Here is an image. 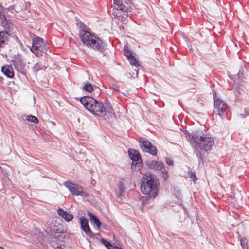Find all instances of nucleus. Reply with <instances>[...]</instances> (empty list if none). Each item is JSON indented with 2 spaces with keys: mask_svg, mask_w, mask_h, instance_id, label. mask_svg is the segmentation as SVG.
Returning a JSON list of instances; mask_svg holds the SVG:
<instances>
[{
  "mask_svg": "<svg viewBox=\"0 0 249 249\" xmlns=\"http://www.w3.org/2000/svg\"><path fill=\"white\" fill-rule=\"evenodd\" d=\"M146 165L150 169H152L156 170H160L162 169L163 164L159 161H148L146 162Z\"/></svg>",
  "mask_w": 249,
  "mask_h": 249,
  "instance_id": "obj_12",
  "label": "nucleus"
},
{
  "mask_svg": "<svg viewBox=\"0 0 249 249\" xmlns=\"http://www.w3.org/2000/svg\"><path fill=\"white\" fill-rule=\"evenodd\" d=\"M8 37V34L7 32H0V45L2 44V43H5V41L7 40Z\"/></svg>",
  "mask_w": 249,
  "mask_h": 249,
  "instance_id": "obj_20",
  "label": "nucleus"
},
{
  "mask_svg": "<svg viewBox=\"0 0 249 249\" xmlns=\"http://www.w3.org/2000/svg\"><path fill=\"white\" fill-rule=\"evenodd\" d=\"M80 101L88 110L95 115H105L107 112L110 113L112 111L109 105L104 106L102 103L98 102L90 96H84Z\"/></svg>",
  "mask_w": 249,
  "mask_h": 249,
  "instance_id": "obj_2",
  "label": "nucleus"
},
{
  "mask_svg": "<svg viewBox=\"0 0 249 249\" xmlns=\"http://www.w3.org/2000/svg\"><path fill=\"white\" fill-rule=\"evenodd\" d=\"M30 50L36 56H42V53L45 50L43 39L39 37L34 38L33 39L32 46Z\"/></svg>",
  "mask_w": 249,
  "mask_h": 249,
  "instance_id": "obj_5",
  "label": "nucleus"
},
{
  "mask_svg": "<svg viewBox=\"0 0 249 249\" xmlns=\"http://www.w3.org/2000/svg\"><path fill=\"white\" fill-rule=\"evenodd\" d=\"M128 60L131 65H134V66H139V61L134 56L129 58Z\"/></svg>",
  "mask_w": 249,
  "mask_h": 249,
  "instance_id": "obj_24",
  "label": "nucleus"
},
{
  "mask_svg": "<svg viewBox=\"0 0 249 249\" xmlns=\"http://www.w3.org/2000/svg\"><path fill=\"white\" fill-rule=\"evenodd\" d=\"M83 89L86 92L91 93L93 90V88L89 82H87L85 83L83 87Z\"/></svg>",
  "mask_w": 249,
  "mask_h": 249,
  "instance_id": "obj_19",
  "label": "nucleus"
},
{
  "mask_svg": "<svg viewBox=\"0 0 249 249\" xmlns=\"http://www.w3.org/2000/svg\"><path fill=\"white\" fill-rule=\"evenodd\" d=\"M15 11L17 12H18L19 11V9H18V8H17V9L16 10H15Z\"/></svg>",
  "mask_w": 249,
  "mask_h": 249,
  "instance_id": "obj_35",
  "label": "nucleus"
},
{
  "mask_svg": "<svg viewBox=\"0 0 249 249\" xmlns=\"http://www.w3.org/2000/svg\"><path fill=\"white\" fill-rule=\"evenodd\" d=\"M165 161L166 163L169 165H172L173 164V160L170 158L166 157L165 158Z\"/></svg>",
  "mask_w": 249,
  "mask_h": 249,
  "instance_id": "obj_30",
  "label": "nucleus"
},
{
  "mask_svg": "<svg viewBox=\"0 0 249 249\" xmlns=\"http://www.w3.org/2000/svg\"><path fill=\"white\" fill-rule=\"evenodd\" d=\"M58 214L64 219L66 221L69 222L72 220L73 216L69 213L67 211L63 210L61 208H59L57 210Z\"/></svg>",
  "mask_w": 249,
  "mask_h": 249,
  "instance_id": "obj_11",
  "label": "nucleus"
},
{
  "mask_svg": "<svg viewBox=\"0 0 249 249\" xmlns=\"http://www.w3.org/2000/svg\"><path fill=\"white\" fill-rule=\"evenodd\" d=\"M14 67L16 70L20 72L21 73L24 72V65H23L19 61H16L14 63Z\"/></svg>",
  "mask_w": 249,
  "mask_h": 249,
  "instance_id": "obj_18",
  "label": "nucleus"
},
{
  "mask_svg": "<svg viewBox=\"0 0 249 249\" xmlns=\"http://www.w3.org/2000/svg\"><path fill=\"white\" fill-rule=\"evenodd\" d=\"M0 249H4V248L3 247H2L1 246H0Z\"/></svg>",
  "mask_w": 249,
  "mask_h": 249,
  "instance_id": "obj_37",
  "label": "nucleus"
},
{
  "mask_svg": "<svg viewBox=\"0 0 249 249\" xmlns=\"http://www.w3.org/2000/svg\"><path fill=\"white\" fill-rule=\"evenodd\" d=\"M112 88V89L115 91H117L119 92H121L122 93H124L123 86H122L120 85H113Z\"/></svg>",
  "mask_w": 249,
  "mask_h": 249,
  "instance_id": "obj_25",
  "label": "nucleus"
},
{
  "mask_svg": "<svg viewBox=\"0 0 249 249\" xmlns=\"http://www.w3.org/2000/svg\"><path fill=\"white\" fill-rule=\"evenodd\" d=\"M79 35L83 43L87 46L100 52L104 50L105 43L97 36L84 29L81 30Z\"/></svg>",
  "mask_w": 249,
  "mask_h": 249,
  "instance_id": "obj_4",
  "label": "nucleus"
},
{
  "mask_svg": "<svg viewBox=\"0 0 249 249\" xmlns=\"http://www.w3.org/2000/svg\"><path fill=\"white\" fill-rule=\"evenodd\" d=\"M190 177L194 181L196 179V176L195 174L193 172H191L189 174Z\"/></svg>",
  "mask_w": 249,
  "mask_h": 249,
  "instance_id": "obj_32",
  "label": "nucleus"
},
{
  "mask_svg": "<svg viewBox=\"0 0 249 249\" xmlns=\"http://www.w3.org/2000/svg\"><path fill=\"white\" fill-rule=\"evenodd\" d=\"M128 154L133 162L138 161L142 160L140 155L138 151L135 149H129Z\"/></svg>",
  "mask_w": 249,
  "mask_h": 249,
  "instance_id": "obj_14",
  "label": "nucleus"
},
{
  "mask_svg": "<svg viewBox=\"0 0 249 249\" xmlns=\"http://www.w3.org/2000/svg\"><path fill=\"white\" fill-rule=\"evenodd\" d=\"M64 185L68 188L70 191L74 195H80L83 193V188L75 184L68 181L64 183Z\"/></svg>",
  "mask_w": 249,
  "mask_h": 249,
  "instance_id": "obj_8",
  "label": "nucleus"
},
{
  "mask_svg": "<svg viewBox=\"0 0 249 249\" xmlns=\"http://www.w3.org/2000/svg\"><path fill=\"white\" fill-rule=\"evenodd\" d=\"M80 225L82 229L85 234L89 237H93L94 234H93L88 224V220L84 217L80 218Z\"/></svg>",
  "mask_w": 249,
  "mask_h": 249,
  "instance_id": "obj_10",
  "label": "nucleus"
},
{
  "mask_svg": "<svg viewBox=\"0 0 249 249\" xmlns=\"http://www.w3.org/2000/svg\"><path fill=\"white\" fill-rule=\"evenodd\" d=\"M15 6H11L8 8V10L11 12L13 13V10L14 9Z\"/></svg>",
  "mask_w": 249,
  "mask_h": 249,
  "instance_id": "obj_33",
  "label": "nucleus"
},
{
  "mask_svg": "<svg viewBox=\"0 0 249 249\" xmlns=\"http://www.w3.org/2000/svg\"><path fill=\"white\" fill-rule=\"evenodd\" d=\"M119 187L120 191V194H122L124 191V186L122 183H120Z\"/></svg>",
  "mask_w": 249,
  "mask_h": 249,
  "instance_id": "obj_31",
  "label": "nucleus"
},
{
  "mask_svg": "<svg viewBox=\"0 0 249 249\" xmlns=\"http://www.w3.org/2000/svg\"><path fill=\"white\" fill-rule=\"evenodd\" d=\"M215 112H217L221 117H225L227 115L228 105L223 101L216 99L214 102Z\"/></svg>",
  "mask_w": 249,
  "mask_h": 249,
  "instance_id": "obj_6",
  "label": "nucleus"
},
{
  "mask_svg": "<svg viewBox=\"0 0 249 249\" xmlns=\"http://www.w3.org/2000/svg\"><path fill=\"white\" fill-rule=\"evenodd\" d=\"M102 242L108 249H114V247L113 245L105 239H102Z\"/></svg>",
  "mask_w": 249,
  "mask_h": 249,
  "instance_id": "obj_23",
  "label": "nucleus"
},
{
  "mask_svg": "<svg viewBox=\"0 0 249 249\" xmlns=\"http://www.w3.org/2000/svg\"><path fill=\"white\" fill-rule=\"evenodd\" d=\"M122 0H113L114 7L117 10L124 13L127 12V7L123 4Z\"/></svg>",
  "mask_w": 249,
  "mask_h": 249,
  "instance_id": "obj_13",
  "label": "nucleus"
},
{
  "mask_svg": "<svg viewBox=\"0 0 249 249\" xmlns=\"http://www.w3.org/2000/svg\"><path fill=\"white\" fill-rule=\"evenodd\" d=\"M140 146L143 151L149 153L152 155H156L157 150L148 140L142 139L140 142Z\"/></svg>",
  "mask_w": 249,
  "mask_h": 249,
  "instance_id": "obj_7",
  "label": "nucleus"
},
{
  "mask_svg": "<svg viewBox=\"0 0 249 249\" xmlns=\"http://www.w3.org/2000/svg\"><path fill=\"white\" fill-rule=\"evenodd\" d=\"M27 120L31 122L35 123H37L38 122L37 118L33 115H28L27 116Z\"/></svg>",
  "mask_w": 249,
  "mask_h": 249,
  "instance_id": "obj_27",
  "label": "nucleus"
},
{
  "mask_svg": "<svg viewBox=\"0 0 249 249\" xmlns=\"http://www.w3.org/2000/svg\"><path fill=\"white\" fill-rule=\"evenodd\" d=\"M124 55L128 59H129V58H130L133 56L131 52L126 48L124 49Z\"/></svg>",
  "mask_w": 249,
  "mask_h": 249,
  "instance_id": "obj_28",
  "label": "nucleus"
},
{
  "mask_svg": "<svg viewBox=\"0 0 249 249\" xmlns=\"http://www.w3.org/2000/svg\"><path fill=\"white\" fill-rule=\"evenodd\" d=\"M118 249H123L122 248H118Z\"/></svg>",
  "mask_w": 249,
  "mask_h": 249,
  "instance_id": "obj_38",
  "label": "nucleus"
},
{
  "mask_svg": "<svg viewBox=\"0 0 249 249\" xmlns=\"http://www.w3.org/2000/svg\"><path fill=\"white\" fill-rule=\"evenodd\" d=\"M2 72L9 78H12L14 76L13 68L10 65H6L1 68Z\"/></svg>",
  "mask_w": 249,
  "mask_h": 249,
  "instance_id": "obj_16",
  "label": "nucleus"
},
{
  "mask_svg": "<svg viewBox=\"0 0 249 249\" xmlns=\"http://www.w3.org/2000/svg\"><path fill=\"white\" fill-rule=\"evenodd\" d=\"M52 234L53 237H54L56 241L59 243V244L61 245V243L63 241L64 239L65 238L66 233L63 230L57 229H53L52 230Z\"/></svg>",
  "mask_w": 249,
  "mask_h": 249,
  "instance_id": "obj_9",
  "label": "nucleus"
},
{
  "mask_svg": "<svg viewBox=\"0 0 249 249\" xmlns=\"http://www.w3.org/2000/svg\"><path fill=\"white\" fill-rule=\"evenodd\" d=\"M79 24H80L81 28H82L84 26V24L83 23H82L81 22H80Z\"/></svg>",
  "mask_w": 249,
  "mask_h": 249,
  "instance_id": "obj_34",
  "label": "nucleus"
},
{
  "mask_svg": "<svg viewBox=\"0 0 249 249\" xmlns=\"http://www.w3.org/2000/svg\"><path fill=\"white\" fill-rule=\"evenodd\" d=\"M0 18L1 19L2 26L5 29H8L9 28V26L8 23V21L6 18L5 16L4 15H2V16L0 17Z\"/></svg>",
  "mask_w": 249,
  "mask_h": 249,
  "instance_id": "obj_22",
  "label": "nucleus"
},
{
  "mask_svg": "<svg viewBox=\"0 0 249 249\" xmlns=\"http://www.w3.org/2000/svg\"><path fill=\"white\" fill-rule=\"evenodd\" d=\"M189 139L194 144L195 153L201 160L204 157V152L212 149L214 142L213 138L208 134H205L199 131L193 132L189 135Z\"/></svg>",
  "mask_w": 249,
  "mask_h": 249,
  "instance_id": "obj_1",
  "label": "nucleus"
},
{
  "mask_svg": "<svg viewBox=\"0 0 249 249\" xmlns=\"http://www.w3.org/2000/svg\"><path fill=\"white\" fill-rule=\"evenodd\" d=\"M158 180L155 175L146 174L142 178L141 190L142 193L149 195L150 197L155 198L158 195Z\"/></svg>",
  "mask_w": 249,
  "mask_h": 249,
  "instance_id": "obj_3",
  "label": "nucleus"
},
{
  "mask_svg": "<svg viewBox=\"0 0 249 249\" xmlns=\"http://www.w3.org/2000/svg\"><path fill=\"white\" fill-rule=\"evenodd\" d=\"M240 242L243 249H249V240L247 238L241 239Z\"/></svg>",
  "mask_w": 249,
  "mask_h": 249,
  "instance_id": "obj_21",
  "label": "nucleus"
},
{
  "mask_svg": "<svg viewBox=\"0 0 249 249\" xmlns=\"http://www.w3.org/2000/svg\"><path fill=\"white\" fill-rule=\"evenodd\" d=\"M43 65L39 64V63H36L35 65V66L33 67V70L35 72H36L39 70H41L43 68Z\"/></svg>",
  "mask_w": 249,
  "mask_h": 249,
  "instance_id": "obj_29",
  "label": "nucleus"
},
{
  "mask_svg": "<svg viewBox=\"0 0 249 249\" xmlns=\"http://www.w3.org/2000/svg\"><path fill=\"white\" fill-rule=\"evenodd\" d=\"M160 171L161 174L162 178L166 180L168 178L167 171L165 170L164 167H163L162 169H161Z\"/></svg>",
  "mask_w": 249,
  "mask_h": 249,
  "instance_id": "obj_26",
  "label": "nucleus"
},
{
  "mask_svg": "<svg viewBox=\"0 0 249 249\" xmlns=\"http://www.w3.org/2000/svg\"><path fill=\"white\" fill-rule=\"evenodd\" d=\"M0 249H4V248L3 247H2L1 246H0Z\"/></svg>",
  "mask_w": 249,
  "mask_h": 249,
  "instance_id": "obj_36",
  "label": "nucleus"
},
{
  "mask_svg": "<svg viewBox=\"0 0 249 249\" xmlns=\"http://www.w3.org/2000/svg\"><path fill=\"white\" fill-rule=\"evenodd\" d=\"M88 215L89 217V220L90 222L93 225H95L97 229H99L101 227V223L98 218L94 215H93L89 211L88 212Z\"/></svg>",
  "mask_w": 249,
  "mask_h": 249,
  "instance_id": "obj_15",
  "label": "nucleus"
},
{
  "mask_svg": "<svg viewBox=\"0 0 249 249\" xmlns=\"http://www.w3.org/2000/svg\"><path fill=\"white\" fill-rule=\"evenodd\" d=\"M142 167V160L138 161L133 162L132 163L131 168L133 171H140Z\"/></svg>",
  "mask_w": 249,
  "mask_h": 249,
  "instance_id": "obj_17",
  "label": "nucleus"
}]
</instances>
